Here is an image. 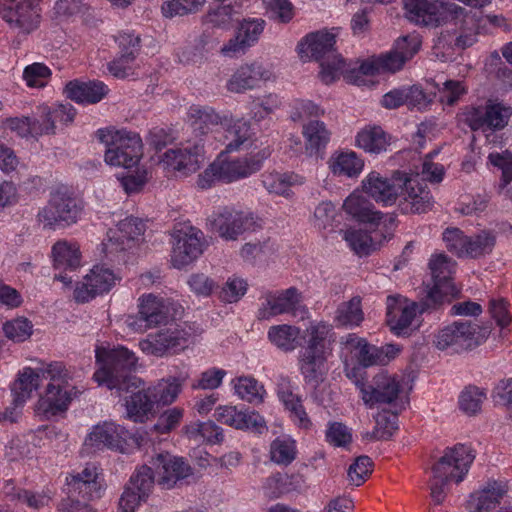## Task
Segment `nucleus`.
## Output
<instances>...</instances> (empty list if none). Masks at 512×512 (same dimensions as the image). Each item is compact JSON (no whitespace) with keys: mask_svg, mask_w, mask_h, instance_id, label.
<instances>
[{"mask_svg":"<svg viewBox=\"0 0 512 512\" xmlns=\"http://www.w3.org/2000/svg\"><path fill=\"white\" fill-rule=\"evenodd\" d=\"M220 123L221 117L212 108H192L190 122L182 129L180 147L165 151L161 163L182 176L197 172L205 161L211 134Z\"/></svg>","mask_w":512,"mask_h":512,"instance_id":"1","label":"nucleus"},{"mask_svg":"<svg viewBox=\"0 0 512 512\" xmlns=\"http://www.w3.org/2000/svg\"><path fill=\"white\" fill-rule=\"evenodd\" d=\"M95 357L99 367L93 378L99 385L119 392H128L130 388L137 389L141 385V379L132 374L136 370L138 359L126 347H98Z\"/></svg>","mask_w":512,"mask_h":512,"instance_id":"2","label":"nucleus"},{"mask_svg":"<svg viewBox=\"0 0 512 512\" xmlns=\"http://www.w3.org/2000/svg\"><path fill=\"white\" fill-rule=\"evenodd\" d=\"M474 459L472 449L464 444L446 448L443 456L432 466L430 495L435 504L440 505L445 500L446 486L450 481L459 483L463 480Z\"/></svg>","mask_w":512,"mask_h":512,"instance_id":"3","label":"nucleus"},{"mask_svg":"<svg viewBox=\"0 0 512 512\" xmlns=\"http://www.w3.org/2000/svg\"><path fill=\"white\" fill-rule=\"evenodd\" d=\"M336 34L326 30L312 32L298 44L299 53H310V57L320 63L319 72L325 84L335 81L345 66V61L335 49Z\"/></svg>","mask_w":512,"mask_h":512,"instance_id":"4","label":"nucleus"},{"mask_svg":"<svg viewBox=\"0 0 512 512\" xmlns=\"http://www.w3.org/2000/svg\"><path fill=\"white\" fill-rule=\"evenodd\" d=\"M421 45L422 40L416 33L398 37L389 51L369 57L360 64L358 71L371 76L396 73L419 52Z\"/></svg>","mask_w":512,"mask_h":512,"instance_id":"5","label":"nucleus"},{"mask_svg":"<svg viewBox=\"0 0 512 512\" xmlns=\"http://www.w3.org/2000/svg\"><path fill=\"white\" fill-rule=\"evenodd\" d=\"M407 18L421 26L436 28L464 16L463 22L473 23L465 9L446 0H404ZM457 24V22H455Z\"/></svg>","mask_w":512,"mask_h":512,"instance_id":"6","label":"nucleus"},{"mask_svg":"<svg viewBox=\"0 0 512 512\" xmlns=\"http://www.w3.org/2000/svg\"><path fill=\"white\" fill-rule=\"evenodd\" d=\"M97 136L107 146V164L126 169L138 164L142 156V142L137 134L125 130L100 129Z\"/></svg>","mask_w":512,"mask_h":512,"instance_id":"7","label":"nucleus"},{"mask_svg":"<svg viewBox=\"0 0 512 512\" xmlns=\"http://www.w3.org/2000/svg\"><path fill=\"white\" fill-rule=\"evenodd\" d=\"M491 330V324L479 326L471 321H455L438 331L434 344L439 350L451 348L460 353L484 343Z\"/></svg>","mask_w":512,"mask_h":512,"instance_id":"8","label":"nucleus"},{"mask_svg":"<svg viewBox=\"0 0 512 512\" xmlns=\"http://www.w3.org/2000/svg\"><path fill=\"white\" fill-rule=\"evenodd\" d=\"M48 373L45 393L38 400V409L47 415H57L68 409L72 400L71 392L74 386L70 385L71 379L65 365L62 362H53L46 366Z\"/></svg>","mask_w":512,"mask_h":512,"instance_id":"9","label":"nucleus"},{"mask_svg":"<svg viewBox=\"0 0 512 512\" xmlns=\"http://www.w3.org/2000/svg\"><path fill=\"white\" fill-rule=\"evenodd\" d=\"M81 208L67 189L58 188L51 193L48 203L38 212V221L44 227H65L77 222Z\"/></svg>","mask_w":512,"mask_h":512,"instance_id":"10","label":"nucleus"},{"mask_svg":"<svg viewBox=\"0 0 512 512\" xmlns=\"http://www.w3.org/2000/svg\"><path fill=\"white\" fill-rule=\"evenodd\" d=\"M454 263L445 254L434 256L429 262L433 286L428 291L425 305L436 309L445 301L458 297L460 291L452 282L451 274Z\"/></svg>","mask_w":512,"mask_h":512,"instance_id":"11","label":"nucleus"},{"mask_svg":"<svg viewBox=\"0 0 512 512\" xmlns=\"http://www.w3.org/2000/svg\"><path fill=\"white\" fill-rule=\"evenodd\" d=\"M149 463L157 475V485L164 490L180 488L194 477V468L185 458L168 452L158 453Z\"/></svg>","mask_w":512,"mask_h":512,"instance_id":"12","label":"nucleus"},{"mask_svg":"<svg viewBox=\"0 0 512 512\" xmlns=\"http://www.w3.org/2000/svg\"><path fill=\"white\" fill-rule=\"evenodd\" d=\"M155 476L152 465L143 464L136 467L124 485L118 512H136L141 503L146 502L151 495L156 483Z\"/></svg>","mask_w":512,"mask_h":512,"instance_id":"13","label":"nucleus"},{"mask_svg":"<svg viewBox=\"0 0 512 512\" xmlns=\"http://www.w3.org/2000/svg\"><path fill=\"white\" fill-rule=\"evenodd\" d=\"M512 109L502 103L487 101L483 106L469 107L464 113L465 123L472 131H497L508 124Z\"/></svg>","mask_w":512,"mask_h":512,"instance_id":"14","label":"nucleus"},{"mask_svg":"<svg viewBox=\"0 0 512 512\" xmlns=\"http://www.w3.org/2000/svg\"><path fill=\"white\" fill-rule=\"evenodd\" d=\"M48 373L46 367L31 368L25 367L18 373L17 378L12 384L11 391L13 394V407L6 409L4 418L10 422H16L21 408L24 403L31 398L32 392L36 391L43 380H47Z\"/></svg>","mask_w":512,"mask_h":512,"instance_id":"15","label":"nucleus"},{"mask_svg":"<svg viewBox=\"0 0 512 512\" xmlns=\"http://www.w3.org/2000/svg\"><path fill=\"white\" fill-rule=\"evenodd\" d=\"M202 238L203 233L191 226L174 231L171 262L175 268L191 264L203 253Z\"/></svg>","mask_w":512,"mask_h":512,"instance_id":"16","label":"nucleus"},{"mask_svg":"<svg viewBox=\"0 0 512 512\" xmlns=\"http://www.w3.org/2000/svg\"><path fill=\"white\" fill-rule=\"evenodd\" d=\"M138 306V314L128 316L126 320L131 330L142 333L167 322V309L161 298L153 294L143 295Z\"/></svg>","mask_w":512,"mask_h":512,"instance_id":"17","label":"nucleus"},{"mask_svg":"<svg viewBox=\"0 0 512 512\" xmlns=\"http://www.w3.org/2000/svg\"><path fill=\"white\" fill-rule=\"evenodd\" d=\"M356 386L360 389L362 400L368 406L375 404H390L398 398L401 387L396 379L386 373L374 376L372 383L366 385L357 380Z\"/></svg>","mask_w":512,"mask_h":512,"instance_id":"18","label":"nucleus"},{"mask_svg":"<svg viewBox=\"0 0 512 512\" xmlns=\"http://www.w3.org/2000/svg\"><path fill=\"white\" fill-rule=\"evenodd\" d=\"M270 150L263 148L229 161H220L222 182L232 183L247 178L261 170L264 161L270 156Z\"/></svg>","mask_w":512,"mask_h":512,"instance_id":"19","label":"nucleus"},{"mask_svg":"<svg viewBox=\"0 0 512 512\" xmlns=\"http://www.w3.org/2000/svg\"><path fill=\"white\" fill-rule=\"evenodd\" d=\"M0 16L26 33L37 27L40 18L34 2L21 0H0Z\"/></svg>","mask_w":512,"mask_h":512,"instance_id":"20","label":"nucleus"},{"mask_svg":"<svg viewBox=\"0 0 512 512\" xmlns=\"http://www.w3.org/2000/svg\"><path fill=\"white\" fill-rule=\"evenodd\" d=\"M118 277L108 268L95 266L90 274L84 277L81 286L74 291V298L79 303H85L95 296L106 293L116 284Z\"/></svg>","mask_w":512,"mask_h":512,"instance_id":"21","label":"nucleus"},{"mask_svg":"<svg viewBox=\"0 0 512 512\" xmlns=\"http://www.w3.org/2000/svg\"><path fill=\"white\" fill-rule=\"evenodd\" d=\"M214 416L218 422L235 429L252 430L260 434L267 430L266 422L260 414L237 410L235 406H219Z\"/></svg>","mask_w":512,"mask_h":512,"instance_id":"22","label":"nucleus"},{"mask_svg":"<svg viewBox=\"0 0 512 512\" xmlns=\"http://www.w3.org/2000/svg\"><path fill=\"white\" fill-rule=\"evenodd\" d=\"M126 431L120 425L112 422H105L102 425H96L86 437L84 445L91 449H100L107 447L114 450L123 451L126 445Z\"/></svg>","mask_w":512,"mask_h":512,"instance_id":"23","label":"nucleus"},{"mask_svg":"<svg viewBox=\"0 0 512 512\" xmlns=\"http://www.w3.org/2000/svg\"><path fill=\"white\" fill-rule=\"evenodd\" d=\"M265 21L263 19H244L238 26L236 35L221 48V52L231 54L244 53L247 48L254 45L263 33Z\"/></svg>","mask_w":512,"mask_h":512,"instance_id":"24","label":"nucleus"},{"mask_svg":"<svg viewBox=\"0 0 512 512\" xmlns=\"http://www.w3.org/2000/svg\"><path fill=\"white\" fill-rule=\"evenodd\" d=\"M253 223L252 217L242 212L229 210H224L210 219L212 229L226 240H236Z\"/></svg>","mask_w":512,"mask_h":512,"instance_id":"25","label":"nucleus"},{"mask_svg":"<svg viewBox=\"0 0 512 512\" xmlns=\"http://www.w3.org/2000/svg\"><path fill=\"white\" fill-rule=\"evenodd\" d=\"M301 294L295 287L277 293H269L266 296V308L261 313L262 318H269L281 314L296 316L298 311H303Z\"/></svg>","mask_w":512,"mask_h":512,"instance_id":"26","label":"nucleus"},{"mask_svg":"<svg viewBox=\"0 0 512 512\" xmlns=\"http://www.w3.org/2000/svg\"><path fill=\"white\" fill-rule=\"evenodd\" d=\"M329 352L304 351L298 359V366L304 382L314 388L319 387L325 380L329 371Z\"/></svg>","mask_w":512,"mask_h":512,"instance_id":"27","label":"nucleus"},{"mask_svg":"<svg viewBox=\"0 0 512 512\" xmlns=\"http://www.w3.org/2000/svg\"><path fill=\"white\" fill-rule=\"evenodd\" d=\"M270 78V72L259 63L240 66L227 82V90L232 93H243L256 88L261 81Z\"/></svg>","mask_w":512,"mask_h":512,"instance_id":"28","label":"nucleus"},{"mask_svg":"<svg viewBox=\"0 0 512 512\" xmlns=\"http://www.w3.org/2000/svg\"><path fill=\"white\" fill-rule=\"evenodd\" d=\"M140 347L146 354L162 357L183 350L186 347V339L175 331H159L142 340Z\"/></svg>","mask_w":512,"mask_h":512,"instance_id":"29","label":"nucleus"},{"mask_svg":"<svg viewBox=\"0 0 512 512\" xmlns=\"http://www.w3.org/2000/svg\"><path fill=\"white\" fill-rule=\"evenodd\" d=\"M145 231L144 222L136 217H127L118 223L119 235L109 238L104 244L105 251L109 253L124 251L130 248V243L143 235Z\"/></svg>","mask_w":512,"mask_h":512,"instance_id":"30","label":"nucleus"},{"mask_svg":"<svg viewBox=\"0 0 512 512\" xmlns=\"http://www.w3.org/2000/svg\"><path fill=\"white\" fill-rule=\"evenodd\" d=\"M67 97L77 103H98L108 93V89L103 82L78 80L70 81L64 89Z\"/></svg>","mask_w":512,"mask_h":512,"instance_id":"31","label":"nucleus"},{"mask_svg":"<svg viewBox=\"0 0 512 512\" xmlns=\"http://www.w3.org/2000/svg\"><path fill=\"white\" fill-rule=\"evenodd\" d=\"M506 486L501 482L491 481L470 497L471 512H490L495 509L506 494Z\"/></svg>","mask_w":512,"mask_h":512,"instance_id":"32","label":"nucleus"},{"mask_svg":"<svg viewBox=\"0 0 512 512\" xmlns=\"http://www.w3.org/2000/svg\"><path fill=\"white\" fill-rule=\"evenodd\" d=\"M344 211L360 223L378 225L383 214L374 210L373 204L364 196L351 194L343 204Z\"/></svg>","mask_w":512,"mask_h":512,"instance_id":"33","label":"nucleus"},{"mask_svg":"<svg viewBox=\"0 0 512 512\" xmlns=\"http://www.w3.org/2000/svg\"><path fill=\"white\" fill-rule=\"evenodd\" d=\"M364 191L375 201L384 205L395 203L398 197V188L388 178L380 176L377 172H371L363 181Z\"/></svg>","mask_w":512,"mask_h":512,"instance_id":"34","label":"nucleus"},{"mask_svg":"<svg viewBox=\"0 0 512 512\" xmlns=\"http://www.w3.org/2000/svg\"><path fill=\"white\" fill-rule=\"evenodd\" d=\"M303 135L305 137L306 152L310 156H322L331 135L325 124L318 120L310 121L303 126Z\"/></svg>","mask_w":512,"mask_h":512,"instance_id":"35","label":"nucleus"},{"mask_svg":"<svg viewBox=\"0 0 512 512\" xmlns=\"http://www.w3.org/2000/svg\"><path fill=\"white\" fill-rule=\"evenodd\" d=\"M52 257L56 269L75 270L81 261L79 245L65 240L57 241L52 247Z\"/></svg>","mask_w":512,"mask_h":512,"instance_id":"36","label":"nucleus"},{"mask_svg":"<svg viewBox=\"0 0 512 512\" xmlns=\"http://www.w3.org/2000/svg\"><path fill=\"white\" fill-rule=\"evenodd\" d=\"M304 178L295 173H268L262 175V183L269 193L289 197L291 186L303 184Z\"/></svg>","mask_w":512,"mask_h":512,"instance_id":"37","label":"nucleus"},{"mask_svg":"<svg viewBox=\"0 0 512 512\" xmlns=\"http://www.w3.org/2000/svg\"><path fill=\"white\" fill-rule=\"evenodd\" d=\"M226 132V152H236L251 145L253 133L248 121L238 119L227 128Z\"/></svg>","mask_w":512,"mask_h":512,"instance_id":"38","label":"nucleus"},{"mask_svg":"<svg viewBox=\"0 0 512 512\" xmlns=\"http://www.w3.org/2000/svg\"><path fill=\"white\" fill-rule=\"evenodd\" d=\"M356 142L358 147L374 154L386 151L389 145L387 134L379 126L367 127L361 130L356 137Z\"/></svg>","mask_w":512,"mask_h":512,"instance_id":"39","label":"nucleus"},{"mask_svg":"<svg viewBox=\"0 0 512 512\" xmlns=\"http://www.w3.org/2000/svg\"><path fill=\"white\" fill-rule=\"evenodd\" d=\"M362 299L354 296L349 301L342 302L336 309L335 322L338 326H359L364 320Z\"/></svg>","mask_w":512,"mask_h":512,"instance_id":"40","label":"nucleus"},{"mask_svg":"<svg viewBox=\"0 0 512 512\" xmlns=\"http://www.w3.org/2000/svg\"><path fill=\"white\" fill-rule=\"evenodd\" d=\"M186 379L187 376L168 377L167 379H162L151 390V396L154 402L163 405L173 403L181 392Z\"/></svg>","mask_w":512,"mask_h":512,"instance_id":"41","label":"nucleus"},{"mask_svg":"<svg viewBox=\"0 0 512 512\" xmlns=\"http://www.w3.org/2000/svg\"><path fill=\"white\" fill-rule=\"evenodd\" d=\"M300 329L296 326L282 324L270 327L269 340L279 349L290 352L298 346Z\"/></svg>","mask_w":512,"mask_h":512,"instance_id":"42","label":"nucleus"},{"mask_svg":"<svg viewBox=\"0 0 512 512\" xmlns=\"http://www.w3.org/2000/svg\"><path fill=\"white\" fill-rule=\"evenodd\" d=\"M129 400L126 401V410L129 418L135 422H143L147 414L153 409L154 400L151 395L144 391L133 392Z\"/></svg>","mask_w":512,"mask_h":512,"instance_id":"43","label":"nucleus"},{"mask_svg":"<svg viewBox=\"0 0 512 512\" xmlns=\"http://www.w3.org/2000/svg\"><path fill=\"white\" fill-rule=\"evenodd\" d=\"M496 244V237L489 231H481L474 236H468L466 241L465 256L479 258L492 252Z\"/></svg>","mask_w":512,"mask_h":512,"instance_id":"44","label":"nucleus"},{"mask_svg":"<svg viewBox=\"0 0 512 512\" xmlns=\"http://www.w3.org/2000/svg\"><path fill=\"white\" fill-rule=\"evenodd\" d=\"M206 0H165L161 12L165 18L196 14L203 8Z\"/></svg>","mask_w":512,"mask_h":512,"instance_id":"45","label":"nucleus"},{"mask_svg":"<svg viewBox=\"0 0 512 512\" xmlns=\"http://www.w3.org/2000/svg\"><path fill=\"white\" fill-rule=\"evenodd\" d=\"M101 485L98 481L68 480L67 494L69 499H80L82 501H90L100 497Z\"/></svg>","mask_w":512,"mask_h":512,"instance_id":"46","label":"nucleus"},{"mask_svg":"<svg viewBox=\"0 0 512 512\" xmlns=\"http://www.w3.org/2000/svg\"><path fill=\"white\" fill-rule=\"evenodd\" d=\"M39 110L42 112L43 116L47 119L49 125H42V129L47 130L43 131V134H53L55 129V122L60 121L65 124H68L73 121L74 116L76 114L75 109L71 104H60L57 108L51 110L48 106H41Z\"/></svg>","mask_w":512,"mask_h":512,"instance_id":"47","label":"nucleus"},{"mask_svg":"<svg viewBox=\"0 0 512 512\" xmlns=\"http://www.w3.org/2000/svg\"><path fill=\"white\" fill-rule=\"evenodd\" d=\"M332 331V326L324 322L312 323L306 330L308 335L307 346L304 351L328 352L325 343Z\"/></svg>","mask_w":512,"mask_h":512,"instance_id":"48","label":"nucleus"},{"mask_svg":"<svg viewBox=\"0 0 512 512\" xmlns=\"http://www.w3.org/2000/svg\"><path fill=\"white\" fill-rule=\"evenodd\" d=\"M278 397L284 404L285 408L288 409L298 420L301 427L308 428L311 425V421L308 418L302 405V401L298 395L294 394L287 388L279 390Z\"/></svg>","mask_w":512,"mask_h":512,"instance_id":"49","label":"nucleus"},{"mask_svg":"<svg viewBox=\"0 0 512 512\" xmlns=\"http://www.w3.org/2000/svg\"><path fill=\"white\" fill-rule=\"evenodd\" d=\"M342 232L344 239L357 255H369L376 249L373 238L367 232L355 229H348Z\"/></svg>","mask_w":512,"mask_h":512,"instance_id":"50","label":"nucleus"},{"mask_svg":"<svg viewBox=\"0 0 512 512\" xmlns=\"http://www.w3.org/2000/svg\"><path fill=\"white\" fill-rule=\"evenodd\" d=\"M373 461L369 456L361 455L355 458L347 471L348 481L351 485L360 486L371 475Z\"/></svg>","mask_w":512,"mask_h":512,"instance_id":"51","label":"nucleus"},{"mask_svg":"<svg viewBox=\"0 0 512 512\" xmlns=\"http://www.w3.org/2000/svg\"><path fill=\"white\" fill-rule=\"evenodd\" d=\"M5 336L15 342H23L30 338L33 332V325L25 317H18L7 321L3 325Z\"/></svg>","mask_w":512,"mask_h":512,"instance_id":"52","label":"nucleus"},{"mask_svg":"<svg viewBox=\"0 0 512 512\" xmlns=\"http://www.w3.org/2000/svg\"><path fill=\"white\" fill-rule=\"evenodd\" d=\"M364 166V162L355 152L341 153L334 162L332 169L334 173L344 174L349 177L358 175Z\"/></svg>","mask_w":512,"mask_h":512,"instance_id":"53","label":"nucleus"},{"mask_svg":"<svg viewBox=\"0 0 512 512\" xmlns=\"http://www.w3.org/2000/svg\"><path fill=\"white\" fill-rule=\"evenodd\" d=\"M485 399V393L476 386L466 387L459 397V405L463 412L468 415H475L481 409Z\"/></svg>","mask_w":512,"mask_h":512,"instance_id":"54","label":"nucleus"},{"mask_svg":"<svg viewBox=\"0 0 512 512\" xmlns=\"http://www.w3.org/2000/svg\"><path fill=\"white\" fill-rule=\"evenodd\" d=\"M271 460L280 465H289L296 458V448L293 441L275 439L270 446Z\"/></svg>","mask_w":512,"mask_h":512,"instance_id":"55","label":"nucleus"},{"mask_svg":"<svg viewBox=\"0 0 512 512\" xmlns=\"http://www.w3.org/2000/svg\"><path fill=\"white\" fill-rule=\"evenodd\" d=\"M51 75L50 68L39 62L26 66L23 71V79L29 87L33 88L45 87Z\"/></svg>","mask_w":512,"mask_h":512,"instance_id":"56","label":"nucleus"},{"mask_svg":"<svg viewBox=\"0 0 512 512\" xmlns=\"http://www.w3.org/2000/svg\"><path fill=\"white\" fill-rule=\"evenodd\" d=\"M416 307V303L404 305V307L399 308V317H397L396 314L393 318L387 320V324L395 335L401 336L407 334L408 328L416 316Z\"/></svg>","mask_w":512,"mask_h":512,"instance_id":"57","label":"nucleus"},{"mask_svg":"<svg viewBox=\"0 0 512 512\" xmlns=\"http://www.w3.org/2000/svg\"><path fill=\"white\" fill-rule=\"evenodd\" d=\"M269 17L279 23H288L294 17V6L290 0H264Z\"/></svg>","mask_w":512,"mask_h":512,"instance_id":"58","label":"nucleus"},{"mask_svg":"<svg viewBox=\"0 0 512 512\" xmlns=\"http://www.w3.org/2000/svg\"><path fill=\"white\" fill-rule=\"evenodd\" d=\"M262 386L252 377H240L235 385V391L239 397L250 403L262 402Z\"/></svg>","mask_w":512,"mask_h":512,"instance_id":"59","label":"nucleus"},{"mask_svg":"<svg viewBox=\"0 0 512 512\" xmlns=\"http://www.w3.org/2000/svg\"><path fill=\"white\" fill-rule=\"evenodd\" d=\"M358 350L357 358L362 366L383 365L384 357L379 347L369 344L366 339L358 342Z\"/></svg>","mask_w":512,"mask_h":512,"instance_id":"60","label":"nucleus"},{"mask_svg":"<svg viewBox=\"0 0 512 512\" xmlns=\"http://www.w3.org/2000/svg\"><path fill=\"white\" fill-rule=\"evenodd\" d=\"M467 237L458 228H447L443 233V240L447 250L458 257L465 256Z\"/></svg>","mask_w":512,"mask_h":512,"instance_id":"61","label":"nucleus"},{"mask_svg":"<svg viewBox=\"0 0 512 512\" xmlns=\"http://www.w3.org/2000/svg\"><path fill=\"white\" fill-rule=\"evenodd\" d=\"M183 417V409L174 407L164 411L154 424V430L158 433H168L177 427Z\"/></svg>","mask_w":512,"mask_h":512,"instance_id":"62","label":"nucleus"},{"mask_svg":"<svg viewBox=\"0 0 512 512\" xmlns=\"http://www.w3.org/2000/svg\"><path fill=\"white\" fill-rule=\"evenodd\" d=\"M187 284L190 290L197 296H210L216 287V282L204 273L190 275Z\"/></svg>","mask_w":512,"mask_h":512,"instance_id":"63","label":"nucleus"},{"mask_svg":"<svg viewBox=\"0 0 512 512\" xmlns=\"http://www.w3.org/2000/svg\"><path fill=\"white\" fill-rule=\"evenodd\" d=\"M490 163L502 171L503 185L506 186L512 180V153H490Z\"/></svg>","mask_w":512,"mask_h":512,"instance_id":"64","label":"nucleus"}]
</instances>
